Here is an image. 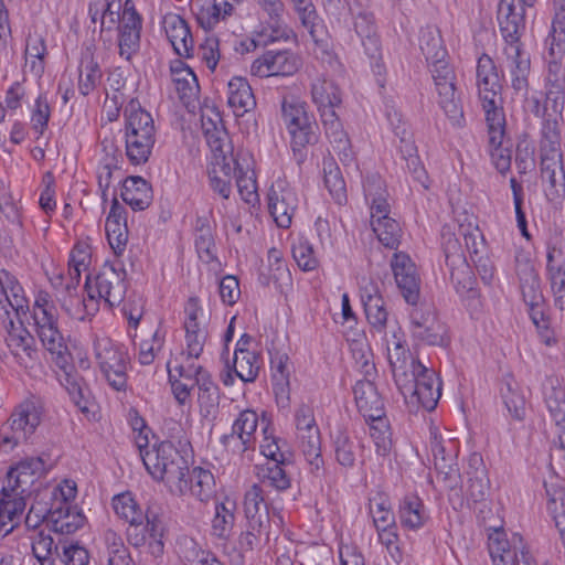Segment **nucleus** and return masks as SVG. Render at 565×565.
I'll return each instance as SVG.
<instances>
[{"instance_id": "f257e3e1", "label": "nucleus", "mask_w": 565, "mask_h": 565, "mask_svg": "<svg viewBox=\"0 0 565 565\" xmlns=\"http://www.w3.org/2000/svg\"><path fill=\"white\" fill-rule=\"evenodd\" d=\"M363 307L371 331L381 335L395 384L405 403L412 408L434 409L441 396V384L435 371L409 354L399 328L387 330L390 312L383 298Z\"/></svg>"}, {"instance_id": "f03ea898", "label": "nucleus", "mask_w": 565, "mask_h": 565, "mask_svg": "<svg viewBox=\"0 0 565 565\" xmlns=\"http://www.w3.org/2000/svg\"><path fill=\"white\" fill-rule=\"evenodd\" d=\"M534 2L535 0H501L498 8V22L505 41L502 64L511 73L513 88L522 93L527 87L530 57L522 49L520 38L525 30L526 10Z\"/></svg>"}, {"instance_id": "7ed1b4c3", "label": "nucleus", "mask_w": 565, "mask_h": 565, "mask_svg": "<svg viewBox=\"0 0 565 565\" xmlns=\"http://www.w3.org/2000/svg\"><path fill=\"white\" fill-rule=\"evenodd\" d=\"M419 47L430 65V72L438 95V104L452 125L463 124V111L459 93L456 87V75L452 67L445 61L446 51L437 28L422 29Z\"/></svg>"}, {"instance_id": "20e7f679", "label": "nucleus", "mask_w": 565, "mask_h": 565, "mask_svg": "<svg viewBox=\"0 0 565 565\" xmlns=\"http://www.w3.org/2000/svg\"><path fill=\"white\" fill-rule=\"evenodd\" d=\"M44 471V461L30 457L11 466L0 491V536L8 535L25 509V499Z\"/></svg>"}, {"instance_id": "39448f33", "label": "nucleus", "mask_w": 565, "mask_h": 565, "mask_svg": "<svg viewBox=\"0 0 565 565\" xmlns=\"http://www.w3.org/2000/svg\"><path fill=\"white\" fill-rule=\"evenodd\" d=\"M201 122L211 152L207 164L210 185L223 199H228L232 193L231 180L234 162L232 142L222 117L215 108L205 109Z\"/></svg>"}, {"instance_id": "423d86ee", "label": "nucleus", "mask_w": 565, "mask_h": 565, "mask_svg": "<svg viewBox=\"0 0 565 565\" xmlns=\"http://www.w3.org/2000/svg\"><path fill=\"white\" fill-rule=\"evenodd\" d=\"M105 2L99 17L102 31L119 29V54L129 61L140 47L141 20L129 0L125 2L122 10L121 0H105Z\"/></svg>"}, {"instance_id": "0eeeda50", "label": "nucleus", "mask_w": 565, "mask_h": 565, "mask_svg": "<svg viewBox=\"0 0 565 565\" xmlns=\"http://www.w3.org/2000/svg\"><path fill=\"white\" fill-rule=\"evenodd\" d=\"M126 156L139 166L148 161L156 142V127L150 113L130 105L126 110L125 125Z\"/></svg>"}, {"instance_id": "6e6552de", "label": "nucleus", "mask_w": 565, "mask_h": 565, "mask_svg": "<svg viewBox=\"0 0 565 565\" xmlns=\"http://www.w3.org/2000/svg\"><path fill=\"white\" fill-rule=\"evenodd\" d=\"M94 353L105 380L115 391L127 386L128 353L125 348L108 337H95Z\"/></svg>"}, {"instance_id": "1a4fd4ad", "label": "nucleus", "mask_w": 565, "mask_h": 565, "mask_svg": "<svg viewBox=\"0 0 565 565\" xmlns=\"http://www.w3.org/2000/svg\"><path fill=\"white\" fill-rule=\"evenodd\" d=\"M143 466L154 481L164 482L168 489L186 470L185 461L171 441L154 443L143 454Z\"/></svg>"}, {"instance_id": "9d476101", "label": "nucleus", "mask_w": 565, "mask_h": 565, "mask_svg": "<svg viewBox=\"0 0 565 565\" xmlns=\"http://www.w3.org/2000/svg\"><path fill=\"white\" fill-rule=\"evenodd\" d=\"M282 120L291 138L295 153L302 157L301 151L318 140V126L307 106L301 102L285 99L281 105Z\"/></svg>"}, {"instance_id": "9b49d317", "label": "nucleus", "mask_w": 565, "mask_h": 565, "mask_svg": "<svg viewBox=\"0 0 565 565\" xmlns=\"http://www.w3.org/2000/svg\"><path fill=\"white\" fill-rule=\"evenodd\" d=\"M295 423L298 448L310 466L311 471L320 470L323 466L321 437L313 411L309 406H300L296 411Z\"/></svg>"}, {"instance_id": "f8f14e48", "label": "nucleus", "mask_w": 565, "mask_h": 565, "mask_svg": "<svg viewBox=\"0 0 565 565\" xmlns=\"http://www.w3.org/2000/svg\"><path fill=\"white\" fill-rule=\"evenodd\" d=\"M488 541L492 565H534L520 534L512 533L509 537L503 529H493Z\"/></svg>"}, {"instance_id": "ddd939ff", "label": "nucleus", "mask_w": 565, "mask_h": 565, "mask_svg": "<svg viewBox=\"0 0 565 565\" xmlns=\"http://www.w3.org/2000/svg\"><path fill=\"white\" fill-rule=\"evenodd\" d=\"M172 494L193 499L200 503L206 504L216 494V482L210 470L201 467L183 470L181 475L169 488Z\"/></svg>"}, {"instance_id": "4468645a", "label": "nucleus", "mask_w": 565, "mask_h": 565, "mask_svg": "<svg viewBox=\"0 0 565 565\" xmlns=\"http://www.w3.org/2000/svg\"><path fill=\"white\" fill-rule=\"evenodd\" d=\"M207 332L205 327L185 329V349L180 352L172 361L168 362L170 379L174 376L192 379L194 374H200L204 370L198 363V359L203 352Z\"/></svg>"}, {"instance_id": "2eb2a0df", "label": "nucleus", "mask_w": 565, "mask_h": 565, "mask_svg": "<svg viewBox=\"0 0 565 565\" xmlns=\"http://www.w3.org/2000/svg\"><path fill=\"white\" fill-rule=\"evenodd\" d=\"M516 275L523 301L536 327L544 322V297L534 264L529 258H516Z\"/></svg>"}, {"instance_id": "dca6fc26", "label": "nucleus", "mask_w": 565, "mask_h": 565, "mask_svg": "<svg viewBox=\"0 0 565 565\" xmlns=\"http://www.w3.org/2000/svg\"><path fill=\"white\" fill-rule=\"evenodd\" d=\"M301 66L300 57L290 50H268L256 57L249 74L258 78L287 77L298 72Z\"/></svg>"}, {"instance_id": "f3484780", "label": "nucleus", "mask_w": 565, "mask_h": 565, "mask_svg": "<svg viewBox=\"0 0 565 565\" xmlns=\"http://www.w3.org/2000/svg\"><path fill=\"white\" fill-rule=\"evenodd\" d=\"M86 292L94 296L100 306L103 301L109 308L119 305L126 294V284L124 274L117 271L114 267H105L97 276L86 277Z\"/></svg>"}, {"instance_id": "a211bd4d", "label": "nucleus", "mask_w": 565, "mask_h": 565, "mask_svg": "<svg viewBox=\"0 0 565 565\" xmlns=\"http://www.w3.org/2000/svg\"><path fill=\"white\" fill-rule=\"evenodd\" d=\"M42 420V411L40 405L33 401H24L12 412L9 425L10 435H4L2 443L10 445L11 448L21 443L28 441L35 433Z\"/></svg>"}, {"instance_id": "6ab92c4d", "label": "nucleus", "mask_w": 565, "mask_h": 565, "mask_svg": "<svg viewBox=\"0 0 565 565\" xmlns=\"http://www.w3.org/2000/svg\"><path fill=\"white\" fill-rule=\"evenodd\" d=\"M546 271L556 307L565 305V237L550 236L546 245Z\"/></svg>"}, {"instance_id": "aec40b11", "label": "nucleus", "mask_w": 565, "mask_h": 565, "mask_svg": "<svg viewBox=\"0 0 565 565\" xmlns=\"http://www.w3.org/2000/svg\"><path fill=\"white\" fill-rule=\"evenodd\" d=\"M297 206V193L285 180H277L271 184L267 194V207L279 227L290 226Z\"/></svg>"}, {"instance_id": "412c9836", "label": "nucleus", "mask_w": 565, "mask_h": 565, "mask_svg": "<svg viewBox=\"0 0 565 565\" xmlns=\"http://www.w3.org/2000/svg\"><path fill=\"white\" fill-rule=\"evenodd\" d=\"M51 280L55 288L65 287L66 292L60 298V302L62 309L70 318L84 321L98 312L99 305L92 294L86 292L87 296L85 298H79L72 294V289H75L78 284H64L65 277L62 274H56Z\"/></svg>"}, {"instance_id": "4be33fe9", "label": "nucleus", "mask_w": 565, "mask_h": 565, "mask_svg": "<svg viewBox=\"0 0 565 565\" xmlns=\"http://www.w3.org/2000/svg\"><path fill=\"white\" fill-rule=\"evenodd\" d=\"M477 88L483 109L499 107L501 84L492 58L483 54L477 63Z\"/></svg>"}, {"instance_id": "5701e85b", "label": "nucleus", "mask_w": 565, "mask_h": 565, "mask_svg": "<svg viewBox=\"0 0 565 565\" xmlns=\"http://www.w3.org/2000/svg\"><path fill=\"white\" fill-rule=\"evenodd\" d=\"M391 267L405 301L409 305H416L419 300L420 284L413 260L404 253H395L391 260Z\"/></svg>"}, {"instance_id": "b1692460", "label": "nucleus", "mask_w": 565, "mask_h": 565, "mask_svg": "<svg viewBox=\"0 0 565 565\" xmlns=\"http://www.w3.org/2000/svg\"><path fill=\"white\" fill-rule=\"evenodd\" d=\"M411 332L415 339L430 345L446 342V327L430 308L415 309L411 313Z\"/></svg>"}, {"instance_id": "393cba45", "label": "nucleus", "mask_w": 565, "mask_h": 565, "mask_svg": "<svg viewBox=\"0 0 565 565\" xmlns=\"http://www.w3.org/2000/svg\"><path fill=\"white\" fill-rule=\"evenodd\" d=\"M541 178L545 195L550 201H556L564 195L565 171L561 151L552 149L541 154Z\"/></svg>"}, {"instance_id": "a878e982", "label": "nucleus", "mask_w": 565, "mask_h": 565, "mask_svg": "<svg viewBox=\"0 0 565 565\" xmlns=\"http://www.w3.org/2000/svg\"><path fill=\"white\" fill-rule=\"evenodd\" d=\"M29 308L25 292L17 278L7 270H0V317L17 318L25 315Z\"/></svg>"}, {"instance_id": "bb28decb", "label": "nucleus", "mask_w": 565, "mask_h": 565, "mask_svg": "<svg viewBox=\"0 0 565 565\" xmlns=\"http://www.w3.org/2000/svg\"><path fill=\"white\" fill-rule=\"evenodd\" d=\"M162 28L180 57H190L194 50V40L186 21L175 13H168L163 17Z\"/></svg>"}, {"instance_id": "cd10ccee", "label": "nucleus", "mask_w": 565, "mask_h": 565, "mask_svg": "<svg viewBox=\"0 0 565 565\" xmlns=\"http://www.w3.org/2000/svg\"><path fill=\"white\" fill-rule=\"evenodd\" d=\"M350 12L353 18L354 31L360 38L366 54L375 57L380 53V39L373 13L358 4H350Z\"/></svg>"}, {"instance_id": "c85d7f7f", "label": "nucleus", "mask_w": 565, "mask_h": 565, "mask_svg": "<svg viewBox=\"0 0 565 565\" xmlns=\"http://www.w3.org/2000/svg\"><path fill=\"white\" fill-rule=\"evenodd\" d=\"M311 97L321 119L337 115V108L342 104V92L334 81L319 77L311 86Z\"/></svg>"}, {"instance_id": "c756f323", "label": "nucleus", "mask_w": 565, "mask_h": 565, "mask_svg": "<svg viewBox=\"0 0 565 565\" xmlns=\"http://www.w3.org/2000/svg\"><path fill=\"white\" fill-rule=\"evenodd\" d=\"M198 385V405L202 419L213 423L218 414L220 391L217 385L212 381L210 374L205 371L194 374Z\"/></svg>"}, {"instance_id": "7c9ffc66", "label": "nucleus", "mask_w": 565, "mask_h": 565, "mask_svg": "<svg viewBox=\"0 0 565 565\" xmlns=\"http://www.w3.org/2000/svg\"><path fill=\"white\" fill-rule=\"evenodd\" d=\"M191 8L200 26L210 31L232 14L234 4L228 0H193Z\"/></svg>"}, {"instance_id": "2f4dec72", "label": "nucleus", "mask_w": 565, "mask_h": 565, "mask_svg": "<svg viewBox=\"0 0 565 565\" xmlns=\"http://www.w3.org/2000/svg\"><path fill=\"white\" fill-rule=\"evenodd\" d=\"M8 324L6 326L8 335L6 338L7 344L19 363L26 365L28 361L35 358L36 350L34 348V339L30 332L23 328L22 323H15L13 318H7Z\"/></svg>"}, {"instance_id": "473e14b6", "label": "nucleus", "mask_w": 565, "mask_h": 565, "mask_svg": "<svg viewBox=\"0 0 565 565\" xmlns=\"http://www.w3.org/2000/svg\"><path fill=\"white\" fill-rule=\"evenodd\" d=\"M373 379L359 380L353 387L356 406L365 418L384 414L383 399L373 383Z\"/></svg>"}, {"instance_id": "72a5a7b5", "label": "nucleus", "mask_w": 565, "mask_h": 565, "mask_svg": "<svg viewBox=\"0 0 565 565\" xmlns=\"http://www.w3.org/2000/svg\"><path fill=\"white\" fill-rule=\"evenodd\" d=\"M236 500L224 495L215 501L214 513L211 519V532L217 539L227 540L235 525Z\"/></svg>"}, {"instance_id": "f704fd0d", "label": "nucleus", "mask_w": 565, "mask_h": 565, "mask_svg": "<svg viewBox=\"0 0 565 565\" xmlns=\"http://www.w3.org/2000/svg\"><path fill=\"white\" fill-rule=\"evenodd\" d=\"M108 243L116 255H121L128 241V231L125 223V211L117 199L113 200L109 214L105 222Z\"/></svg>"}, {"instance_id": "c9c22d12", "label": "nucleus", "mask_w": 565, "mask_h": 565, "mask_svg": "<svg viewBox=\"0 0 565 565\" xmlns=\"http://www.w3.org/2000/svg\"><path fill=\"white\" fill-rule=\"evenodd\" d=\"M259 425V416L253 409L239 412L232 425V434L228 438L239 441L238 450L246 451L254 449L256 443V430Z\"/></svg>"}, {"instance_id": "e433bc0d", "label": "nucleus", "mask_w": 565, "mask_h": 565, "mask_svg": "<svg viewBox=\"0 0 565 565\" xmlns=\"http://www.w3.org/2000/svg\"><path fill=\"white\" fill-rule=\"evenodd\" d=\"M227 103L237 117L254 109L256 106V99L246 78L242 76H234L228 82Z\"/></svg>"}, {"instance_id": "4c0bfd02", "label": "nucleus", "mask_w": 565, "mask_h": 565, "mask_svg": "<svg viewBox=\"0 0 565 565\" xmlns=\"http://www.w3.org/2000/svg\"><path fill=\"white\" fill-rule=\"evenodd\" d=\"M170 72L180 99L190 104L199 94V83L194 72L181 60L171 63Z\"/></svg>"}, {"instance_id": "58836bf2", "label": "nucleus", "mask_w": 565, "mask_h": 565, "mask_svg": "<svg viewBox=\"0 0 565 565\" xmlns=\"http://www.w3.org/2000/svg\"><path fill=\"white\" fill-rule=\"evenodd\" d=\"M162 536L163 526L156 518L147 519L145 525H138V530L134 529L130 533L134 545L147 547L148 552L156 557L163 553Z\"/></svg>"}, {"instance_id": "ea45409f", "label": "nucleus", "mask_w": 565, "mask_h": 565, "mask_svg": "<svg viewBox=\"0 0 565 565\" xmlns=\"http://www.w3.org/2000/svg\"><path fill=\"white\" fill-rule=\"evenodd\" d=\"M121 198L132 210H145L152 200L151 186L141 177H128L122 183Z\"/></svg>"}, {"instance_id": "a19ab883", "label": "nucleus", "mask_w": 565, "mask_h": 565, "mask_svg": "<svg viewBox=\"0 0 565 565\" xmlns=\"http://www.w3.org/2000/svg\"><path fill=\"white\" fill-rule=\"evenodd\" d=\"M398 518L403 527L416 531L426 524L429 514L423 501L417 495L409 494L399 503Z\"/></svg>"}, {"instance_id": "79ce46f5", "label": "nucleus", "mask_w": 565, "mask_h": 565, "mask_svg": "<svg viewBox=\"0 0 565 565\" xmlns=\"http://www.w3.org/2000/svg\"><path fill=\"white\" fill-rule=\"evenodd\" d=\"M239 162L234 156V162L232 164V173L236 175V185L238 193L244 202L250 205H255L258 202L257 184L255 173L247 159Z\"/></svg>"}, {"instance_id": "37998d69", "label": "nucleus", "mask_w": 565, "mask_h": 565, "mask_svg": "<svg viewBox=\"0 0 565 565\" xmlns=\"http://www.w3.org/2000/svg\"><path fill=\"white\" fill-rule=\"evenodd\" d=\"M500 393L510 416L515 420H522L526 413V401L520 384L512 376H505Z\"/></svg>"}, {"instance_id": "c03bdc74", "label": "nucleus", "mask_w": 565, "mask_h": 565, "mask_svg": "<svg viewBox=\"0 0 565 565\" xmlns=\"http://www.w3.org/2000/svg\"><path fill=\"white\" fill-rule=\"evenodd\" d=\"M364 194L370 205L371 220L383 218L391 214L387 192L380 177L373 175L366 179L364 183Z\"/></svg>"}, {"instance_id": "a18cd8bd", "label": "nucleus", "mask_w": 565, "mask_h": 565, "mask_svg": "<svg viewBox=\"0 0 565 565\" xmlns=\"http://www.w3.org/2000/svg\"><path fill=\"white\" fill-rule=\"evenodd\" d=\"M60 384L66 390L74 404L83 412L88 409V388L83 379L70 366H61L57 374Z\"/></svg>"}, {"instance_id": "49530a36", "label": "nucleus", "mask_w": 565, "mask_h": 565, "mask_svg": "<svg viewBox=\"0 0 565 565\" xmlns=\"http://www.w3.org/2000/svg\"><path fill=\"white\" fill-rule=\"evenodd\" d=\"M350 350L356 370L364 377H375L376 367L373 353L364 332L355 333V337L350 340Z\"/></svg>"}, {"instance_id": "de8ad7c7", "label": "nucleus", "mask_w": 565, "mask_h": 565, "mask_svg": "<svg viewBox=\"0 0 565 565\" xmlns=\"http://www.w3.org/2000/svg\"><path fill=\"white\" fill-rule=\"evenodd\" d=\"M326 128L327 137L333 146L334 151L338 152L340 160L343 163H351L354 159L351 143L347 132L343 130L337 115L322 119Z\"/></svg>"}, {"instance_id": "09e8293b", "label": "nucleus", "mask_w": 565, "mask_h": 565, "mask_svg": "<svg viewBox=\"0 0 565 565\" xmlns=\"http://www.w3.org/2000/svg\"><path fill=\"white\" fill-rule=\"evenodd\" d=\"M565 109L564 87L558 85L546 87L544 105L541 106L539 99L533 100V113L544 119L558 120L563 117Z\"/></svg>"}, {"instance_id": "8fccbe9b", "label": "nucleus", "mask_w": 565, "mask_h": 565, "mask_svg": "<svg viewBox=\"0 0 565 565\" xmlns=\"http://www.w3.org/2000/svg\"><path fill=\"white\" fill-rule=\"evenodd\" d=\"M554 18L545 41L547 51L554 56L565 54V0H554Z\"/></svg>"}, {"instance_id": "3c124183", "label": "nucleus", "mask_w": 565, "mask_h": 565, "mask_svg": "<svg viewBox=\"0 0 565 565\" xmlns=\"http://www.w3.org/2000/svg\"><path fill=\"white\" fill-rule=\"evenodd\" d=\"M290 2L301 25L309 32L311 39L319 43L324 29L312 0H290Z\"/></svg>"}, {"instance_id": "603ef678", "label": "nucleus", "mask_w": 565, "mask_h": 565, "mask_svg": "<svg viewBox=\"0 0 565 565\" xmlns=\"http://www.w3.org/2000/svg\"><path fill=\"white\" fill-rule=\"evenodd\" d=\"M119 163L120 157L117 149L113 145L105 146L104 156L97 167L98 186L104 199L107 196V191L115 179V174L119 172Z\"/></svg>"}, {"instance_id": "864d4df0", "label": "nucleus", "mask_w": 565, "mask_h": 565, "mask_svg": "<svg viewBox=\"0 0 565 565\" xmlns=\"http://www.w3.org/2000/svg\"><path fill=\"white\" fill-rule=\"evenodd\" d=\"M369 434L379 456L386 457L393 448L392 433L388 420L383 415L365 418Z\"/></svg>"}, {"instance_id": "5fc2aeb1", "label": "nucleus", "mask_w": 565, "mask_h": 565, "mask_svg": "<svg viewBox=\"0 0 565 565\" xmlns=\"http://www.w3.org/2000/svg\"><path fill=\"white\" fill-rule=\"evenodd\" d=\"M24 55L31 72L41 77L45 70L47 55L45 39L39 33H30L26 38Z\"/></svg>"}, {"instance_id": "6e6d98bb", "label": "nucleus", "mask_w": 565, "mask_h": 565, "mask_svg": "<svg viewBox=\"0 0 565 565\" xmlns=\"http://www.w3.org/2000/svg\"><path fill=\"white\" fill-rule=\"evenodd\" d=\"M113 509L120 519L128 522L131 526H135V530H138V525L142 524L145 519L143 511L130 492L115 495L113 499Z\"/></svg>"}, {"instance_id": "4d7b16f0", "label": "nucleus", "mask_w": 565, "mask_h": 565, "mask_svg": "<svg viewBox=\"0 0 565 565\" xmlns=\"http://www.w3.org/2000/svg\"><path fill=\"white\" fill-rule=\"evenodd\" d=\"M35 324L43 347L52 354H56L60 359H63L65 345L64 339L57 329L56 318L52 317L44 321H35Z\"/></svg>"}, {"instance_id": "13d9d810", "label": "nucleus", "mask_w": 565, "mask_h": 565, "mask_svg": "<svg viewBox=\"0 0 565 565\" xmlns=\"http://www.w3.org/2000/svg\"><path fill=\"white\" fill-rule=\"evenodd\" d=\"M371 226L379 241L385 247L396 248L398 246L402 230L398 222L391 215L371 220Z\"/></svg>"}, {"instance_id": "bf43d9fd", "label": "nucleus", "mask_w": 565, "mask_h": 565, "mask_svg": "<svg viewBox=\"0 0 565 565\" xmlns=\"http://www.w3.org/2000/svg\"><path fill=\"white\" fill-rule=\"evenodd\" d=\"M92 259L90 246L86 242H78L73 247L68 260V281L78 284L82 273L87 271Z\"/></svg>"}, {"instance_id": "052dcab7", "label": "nucleus", "mask_w": 565, "mask_h": 565, "mask_svg": "<svg viewBox=\"0 0 565 565\" xmlns=\"http://www.w3.org/2000/svg\"><path fill=\"white\" fill-rule=\"evenodd\" d=\"M260 361L258 355L250 350H235L234 371L237 377L244 382H253L259 372Z\"/></svg>"}, {"instance_id": "680f3d73", "label": "nucleus", "mask_w": 565, "mask_h": 565, "mask_svg": "<svg viewBox=\"0 0 565 565\" xmlns=\"http://www.w3.org/2000/svg\"><path fill=\"white\" fill-rule=\"evenodd\" d=\"M324 184L332 198L341 204L347 199L345 182L342 178L340 168L331 158L323 160Z\"/></svg>"}, {"instance_id": "e2e57ef3", "label": "nucleus", "mask_w": 565, "mask_h": 565, "mask_svg": "<svg viewBox=\"0 0 565 565\" xmlns=\"http://www.w3.org/2000/svg\"><path fill=\"white\" fill-rule=\"evenodd\" d=\"M269 20L262 24L258 36L264 45L287 41L292 36V30L282 20V17H268Z\"/></svg>"}, {"instance_id": "0e129e2a", "label": "nucleus", "mask_w": 565, "mask_h": 565, "mask_svg": "<svg viewBox=\"0 0 565 565\" xmlns=\"http://www.w3.org/2000/svg\"><path fill=\"white\" fill-rule=\"evenodd\" d=\"M262 438L259 440L260 454L270 459L271 462H284L285 455L281 451L280 439L275 435V430L265 420L260 422Z\"/></svg>"}, {"instance_id": "69168bd1", "label": "nucleus", "mask_w": 565, "mask_h": 565, "mask_svg": "<svg viewBox=\"0 0 565 565\" xmlns=\"http://www.w3.org/2000/svg\"><path fill=\"white\" fill-rule=\"evenodd\" d=\"M102 73L98 64L89 54H86L81 62L78 89L83 95H88L98 85Z\"/></svg>"}, {"instance_id": "338daca9", "label": "nucleus", "mask_w": 565, "mask_h": 565, "mask_svg": "<svg viewBox=\"0 0 565 565\" xmlns=\"http://www.w3.org/2000/svg\"><path fill=\"white\" fill-rule=\"evenodd\" d=\"M164 344V332L161 329H156L153 333L143 339L138 347L137 359L142 365H150L153 363L158 353L162 350Z\"/></svg>"}, {"instance_id": "774afa93", "label": "nucleus", "mask_w": 565, "mask_h": 565, "mask_svg": "<svg viewBox=\"0 0 565 565\" xmlns=\"http://www.w3.org/2000/svg\"><path fill=\"white\" fill-rule=\"evenodd\" d=\"M488 122L489 149L507 146L504 137V116L502 110L497 107L493 109H483Z\"/></svg>"}]
</instances>
